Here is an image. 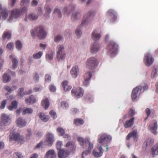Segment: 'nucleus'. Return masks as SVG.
<instances>
[{"label": "nucleus", "instance_id": "11", "mask_svg": "<svg viewBox=\"0 0 158 158\" xmlns=\"http://www.w3.org/2000/svg\"><path fill=\"white\" fill-rule=\"evenodd\" d=\"M101 46L97 42H94L91 45L90 48V52L92 54H95L100 49Z\"/></svg>", "mask_w": 158, "mask_h": 158}, {"label": "nucleus", "instance_id": "21", "mask_svg": "<svg viewBox=\"0 0 158 158\" xmlns=\"http://www.w3.org/2000/svg\"><path fill=\"white\" fill-rule=\"evenodd\" d=\"M38 18V15L35 13H31L29 15H26L24 20L26 22H28V20L34 21L37 20Z\"/></svg>", "mask_w": 158, "mask_h": 158}, {"label": "nucleus", "instance_id": "51", "mask_svg": "<svg viewBox=\"0 0 158 158\" xmlns=\"http://www.w3.org/2000/svg\"><path fill=\"white\" fill-rule=\"evenodd\" d=\"M92 76V73L90 72H88L85 73L84 75V79H87L89 80Z\"/></svg>", "mask_w": 158, "mask_h": 158}, {"label": "nucleus", "instance_id": "50", "mask_svg": "<svg viewBox=\"0 0 158 158\" xmlns=\"http://www.w3.org/2000/svg\"><path fill=\"white\" fill-rule=\"evenodd\" d=\"M74 124L76 125H82L84 123L83 120L80 118H78L75 119L73 122Z\"/></svg>", "mask_w": 158, "mask_h": 158}, {"label": "nucleus", "instance_id": "26", "mask_svg": "<svg viewBox=\"0 0 158 158\" xmlns=\"http://www.w3.org/2000/svg\"><path fill=\"white\" fill-rule=\"evenodd\" d=\"M10 58L12 62V68L14 69H15L17 67L18 63V61L16 57L13 55H10Z\"/></svg>", "mask_w": 158, "mask_h": 158}, {"label": "nucleus", "instance_id": "49", "mask_svg": "<svg viewBox=\"0 0 158 158\" xmlns=\"http://www.w3.org/2000/svg\"><path fill=\"white\" fill-rule=\"evenodd\" d=\"M5 89L7 90L8 93L9 94L11 93L14 90H15L17 87L15 86H14L11 88H10L9 86H6L5 87Z\"/></svg>", "mask_w": 158, "mask_h": 158}, {"label": "nucleus", "instance_id": "61", "mask_svg": "<svg viewBox=\"0 0 158 158\" xmlns=\"http://www.w3.org/2000/svg\"><path fill=\"white\" fill-rule=\"evenodd\" d=\"M45 81L46 82L49 83L51 81V76L48 74H46L45 75Z\"/></svg>", "mask_w": 158, "mask_h": 158}, {"label": "nucleus", "instance_id": "25", "mask_svg": "<svg viewBox=\"0 0 158 158\" xmlns=\"http://www.w3.org/2000/svg\"><path fill=\"white\" fill-rule=\"evenodd\" d=\"M81 13L78 11L73 12L72 15L71 19L73 22H75L78 20L81 17Z\"/></svg>", "mask_w": 158, "mask_h": 158}, {"label": "nucleus", "instance_id": "46", "mask_svg": "<svg viewBox=\"0 0 158 158\" xmlns=\"http://www.w3.org/2000/svg\"><path fill=\"white\" fill-rule=\"evenodd\" d=\"M57 53H65L64 46L63 45H59L56 48Z\"/></svg>", "mask_w": 158, "mask_h": 158}, {"label": "nucleus", "instance_id": "63", "mask_svg": "<svg viewBox=\"0 0 158 158\" xmlns=\"http://www.w3.org/2000/svg\"><path fill=\"white\" fill-rule=\"evenodd\" d=\"M7 101L6 100L3 101L1 102V105L0 106V108L1 109H4L6 106Z\"/></svg>", "mask_w": 158, "mask_h": 158}, {"label": "nucleus", "instance_id": "1", "mask_svg": "<svg viewBox=\"0 0 158 158\" xmlns=\"http://www.w3.org/2000/svg\"><path fill=\"white\" fill-rule=\"evenodd\" d=\"M66 147L69 151H66L63 149H60L58 152V156L59 158H67L69 154V151H73L75 148L76 146L74 143L72 142L69 141L68 142Z\"/></svg>", "mask_w": 158, "mask_h": 158}, {"label": "nucleus", "instance_id": "45", "mask_svg": "<svg viewBox=\"0 0 158 158\" xmlns=\"http://www.w3.org/2000/svg\"><path fill=\"white\" fill-rule=\"evenodd\" d=\"M33 112V110L31 108H23V111L22 112V114L25 115L26 114H31Z\"/></svg>", "mask_w": 158, "mask_h": 158}, {"label": "nucleus", "instance_id": "27", "mask_svg": "<svg viewBox=\"0 0 158 158\" xmlns=\"http://www.w3.org/2000/svg\"><path fill=\"white\" fill-rule=\"evenodd\" d=\"M56 155L55 151L53 149L50 150L46 153V158H55Z\"/></svg>", "mask_w": 158, "mask_h": 158}, {"label": "nucleus", "instance_id": "29", "mask_svg": "<svg viewBox=\"0 0 158 158\" xmlns=\"http://www.w3.org/2000/svg\"><path fill=\"white\" fill-rule=\"evenodd\" d=\"M38 115L40 119L44 122H47L49 118L48 115H45L44 113L42 112L39 113Z\"/></svg>", "mask_w": 158, "mask_h": 158}, {"label": "nucleus", "instance_id": "10", "mask_svg": "<svg viewBox=\"0 0 158 158\" xmlns=\"http://www.w3.org/2000/svg\"><path fill=\"white\" fill-rule=\"evenodd\" d=\"M157 127V121L156 120H153L150 123L148 128L152 133L156 135L157 133L156 130Z\"/></svg>", "mask_w": 158, "mask_h": 158}, {"label": "nucleus", "instance_id": "23", "mask_svg": "<svg viewBox=\"0 0 158 158\" xmlns=\"http://www.w3.org/2000/svg\"><path fill=\"white\" fill-rule=\"evenodd\" d=\"M16 122L17 126L20 128L25 127L27 123L26 121L21 117H19L17 119Z\"/></svg>", "mask_w": 158, "mask_h": 158}, {"label": "nucleus", "instance_id": "9", "mask_svg": "<svg viewBox=\"0 0 158 158\" xmlns=\"http://www.w3.org/2000/svg\"><path fill=\"white\" fill-rule=\"evenodd\" d=\"M75 7V5L73 3L66 6L63 9L64 14L67 16H69L71 12L74 10Z\"/></svg>", "mask_w": 158, "mask_h": 158}, {"label": "nucleus", "instance_id": "44", "mask_svg": "<svg viewBox=\"0 0 158 158\" xmlns=\"http://www.w3.org/2000/svg\"><path fill=\"white\" fill-rule=\"evenodd\" d=\"M54 54L53 52H50L47 53L46 55V58L47 60L50 61L52 60Z\"/></svg>", "mask_w": 158, "mask_h": 158}, {"label": "nucleus", "instance_id": "41", "mask_svg": "<svg viewBox=\"0 0 158 158\" xmlns=\"http://www.w3.org/2000/svg\"><path fill=\"white\" fill-rule=\"evenodd\" d=\"M8 10L7 9L2 10L1 13L2 19L3 20L6 19L8 16Z\"/></svg>", "mask_w": 158, "mask_h": 158}, {"label": "nucleus", "instance_id": "16", "mask_svg": "<svg viewBox=\"0 0 158 158\" xmlns=\"http://www.w3.org/2000/svg\"><path fill=\"white\" fill-rule=\"evenodd\" d=\"M1 122L6 126L10 124L11 119L10 116L5 114H2V115Z\"/></svg>", "mask_w": 158, "mask_h": 158}, {"label": "nucleus", "instance_id": "4", "mask_svg": "<svg viewBox=\"0 0 158 158\" xmlns=\"http://www.w3.org/2000/svg\"><path fill=\"white\" fill-rule=\"evenodd\" d=\"M98 64L97 60L95 57H91L87 59L86 65L88 69L93 70L97 67Z\"/></svg>", "mask_w": 158, "mask_h": 158}, {"label": "nucleus", "instance_id": "20", "mask_svg": "<svg viewBox=\"0 0 158 158\" xmlns=\"http://www.w3.org/2000/svg\"><path fill=\"white\" fill-rule=\"evenodd\" d=\"M57 132L60 136H63L64 138H67L69 140L71 139V136L68 134H65V130L62 128L58 127L56 129Z\"/></svg>", "mask_w": 158, "mask_h": 158}, {"label": "nucleus", "instance_id": "8", "mask_svg": "<svg viewBox=\"0 0 158 158\" xmlns=\"http://www.w3.org/2000/svg\"><path fill=\"white\" fill-rule=\"evenodd\" d=\"M71 94L76 97L79 98L82 97L84 93V90L80 87L73 88L71 91Z\"/></svg>", "mask_w": 158, "mask_h": 158}, {"label": "nucleus", "instance_id": "17", "mask_svg": "<svg viewBox=\"0 0 158 158\" xmlns=\"http://www.w3.org/2000/svg\"><path fill=\"white\" fill-rule=\"evenodd\" d=\"M97 148L98 149V150L94 149L93 153L95 157H99L102 155L103 150L100 144H98L97 145Z\"/></svg>", "mask_w": 158, "mask_h": 158}, {"label": "nucleus", "instance_id": "53", "mask_svg": "<svg viewBox=\"0 0 158 158\" xmlns=\"http://www.w3.org/2000/svg\"><path fill=\"white\" fill-rule=\"evenodd\" d=\"M62 38L63 37L62 36L58 35L55 37L54 39V41L56 43H58L62 39Z\"/></svg>", "mask_w": 158, "mask_h": 158}, {"label": "nucleus", "instance_id": "6", "mask_svg": "<svg viewBox=\"0 0 158 158\" xmlns=\"http://www.w3.org/2000/svg\"><path fill=\"white\" fill-rule=\"evenodd\" d=\"M54 140L55 137L54 134L48 132L46 135L44 143L45 144L50 147L53 144Z\"/></svg>", "mask_w": 158, "mask_h": 158}, {"label": "nucleus", "instance_id": "59", "mask_svg": "<svg viewBox=\"0 0 158 158\" xmlns=\"http://www.w3.org/2000/svg\"><path fill=\"white\" fill-rule=\"evenodd\" d=\"M61 106L64 109H66L69 107L68 103L65 101H62L61 102Z\"/></svg>", "mask_w": 158, "mask_h": 158}, {"label": "nucleus", "instance_id": "2", "mask_svg": "<svg viewBox=\"0 0 158 158\" xmlns=\"http://www.w3.org/2000/svg\"><path fill=\"white\" fill-rule=\"evenodd\" d=\"M31 35L34 36L36 35H38L40 39H44L46 35V33L44 31L43 27L42 26L35 27L31 32Z\"/></svg>", "mask_w": 158, "mask_h": 158}, {"label": "nucleus", "instance_id": "19", "mask_svg": "<svg viewBox=\"0 0 158 158\" xmlns=\"http://www.w3.org/2000/svg\"><path fill=\"white\" fill-rule=\"evenodd\" d=\"M52 7L50 5L46 4L45 6V13L44 15V17L46 19H48L50 16V14L52 12Z\"/></svg>", "mask_w": 158, "mask_h": 158}, {"label": "nucleus", "instance_id": "55", "mask_svg": "<svg viewBox=\"0 0 158 158\" xmlns=\"http://www.w3.org/2000/svg\"><path fill=\"white\" fill-rule=\"evenodd\" d=\"M13 156L14 158H23L21 153L19 152L15 153Z\"/></svg>", "mask_w": 158, "mask_h": 158}, {"label": "nucleus", "instance_id": "5", "mask_svg": "<svg viewBox=\"0 0 158 158\" xmlns=\"http://www.w3.org/2000/svg\"><path fill=\"white\" fill-rule=\"evenodd\" d=\"M22 15L21 10L19 9L15 8L10 11V14L8 19L9 22H11L13 19H17L20 17Z\"/></svg>", "mask_w": 158, "mask_h": 158}, {"label": "nucleus", "instance_id": "15", "mask_svg": "<svg viewBox=\"0 0 158 158\" xmlns=\"http://www.w3.org/2000/svg\"><path fill=\"white\" fill-rule=\"evenodd\" d=\"M144 60L145 64L149 66L153 63L154 59L149 53H148L145 56Z\"/></svg>", "mask_w": 158, "mask_h": 158}, {"label": "nucleus", "instance_id": "48", "mask_svg": "<svg viewBox=\"0 0 158 158\" xmlns=\"http://www.w3.org/2000/svg\"><path fill=\"white\" fill-rule=\"evenodd\" d=\"M43 55V52L42 51H39L38 52L34 53L32 55V57L35 59H39Z\"/></svg>", "mask_w": 158, "mask_h": 158}, {"label": "nucleus", "instance_id": "35", "mask_svg": "<svg viewBox=\"0 0 158 158\" xmlns=\"http://www.w3.org/2000/svg\"><path fill=\"white\" fill-rule=\"evenodd\" d=\"M158 75V67L157 65L154 66L151 74V77L153 79Z\"/></svg>", "mask_w": 158, "mask_h": 158}, {"label": "nucleus", "instance_id": "57", "mask_svg": "<svg viewBox=\"0 0 158 158\" xmlns=\"http://www.w3.org/2000/svg\"><path fill=\"white\" fill-rule=\"evenodd\" d=\"M56 147L57 149L59 151L60 149H61L60 148L61 147L62 145V142L60 141H58L56 143Z\"/></svg>", "mask_w": 158, "mask_h": 158}, {"label": "nucleus", "instance_id": "13", "mask_svg": "<svg viewBox=\"0 0 158 158\" xmlns=\"http://www.w3.org/2000/svg\"><path fill=\"white\" fill-rule=\"evenodd\" d=\"M10 140L12 139L15 141H19L22 139L19 134L18 133H15L14 129H12L10 131Z\"/></svg>", "mask_w": 158, "mask_h": 158}, {"label": "nucleus", "instance_id": "38", "mask_svg": "<svg viewBox=\"0 0 158 158\" xmlns=\"http://www.w3.org/2000/svg\"><path fill=\"white\" fill-rule=\"evenodd\" d=\"M151 151L153 156L158 155V143L153 146L151 149Z\"/></svg>", "mask_w": 158, "mask_h": 158}, {"label": "nucleus", "instance_id": "54", "mask_svg": "<svg viewBox=\"0 0 158 158\" xmlns=\"http://www.w3.org/2000/svg\"><path fill=\"white\" fill-rule=\"evenodd\" d=\"M77 140L79 144L82 146H84L85 143V140L81 137H79L78 138Z\"/></svg>", "mask_w": 158, "mask_h": 158}, {"label": "nucleus", "instance_id": "42", "mask_svg": "<svg viewBox=\"0 0 158 158\" xmlns=\"http://www.w3.org/2000/svg\"><path fill=\"white\" fill-rule=\"evenodd\" d=\"M85 143L86 144L89 143V146L88 149L89 150H90L92 149L93 148V144L92 143L90 142V138L88 137H87L85 138Z\"/></svg>", "mask_w": 158, "mask_h": 158}, {"label": "nucleus", "instance_id": "64", "mask_svg": "<svg viewBox=\"0 0 158 158\" xmlns=\"http://www.w3.org/2000/svg\"><path fill=\"white\" fill-rule=\"evenodd\" d=\"M37 15L38 16H41L43 14V10L41 8L39 7L37 9Z\"/></svg>", "mask_w": 158, "mask_h": 158}, {"label": "nucleus", "instance_id": "43", "mask_svg": "<svg viewBox=\"0 0 158 158\" xmlns=\"http://www.w3.org/2000/svg\"><path fill=\"white\" fill-rule=\"evenodd\" d=\"M3 81L4 83H7L10 81L11 80L10 76L7 73H5L3 75Z\"/></svg>", "mask_w": 158, "mask_h": 158}, {"label": "nucleus", "instance_id": "14", "mask_svg": "<svg viewBox=\"0 0 158 158\" xmlns=\"http://www.w3.org/2000/svg\"><path fill=\"white\" fill-rule=\"evenodd\" d=\"M79 73V67L77 65L73 66L70 71V74L72 77L74 78H76Z\"/></svg>", "mask_w": 158, "mask_h": 158}, {"label": "nucleus", "instance_id": "31", "mask_svg": "<svg viewBox=\"0 0 158 158\" xmlns=\"http://www.w3.org/2000/svg\"><path fill=\"white\" fill-rule=\"evenodd\" d=\"M36 99L34 97L33 95H31L28 98H26L25 99V102L27 104L29 105L35 102Z\"/></svg>", "mask_w": 158, "mask_h": 158}, {"label": "nucleus", "instance_id": "56", "mask_svg": "<svg viewBox=\"0 0 158 158\" xmlns=\"http://www.w3.org/2000/svg\"><path fill=\"white\" fill-rule=\"evenodd\" d=\"M49 89L51 92H54L56 90V88L55 86L52 84H51L49 87Z\"/></svg>", "mask_w": 158, "mask_h": 158}, {"label": "nucleus", "instance_id": "52", "mask_svg": "<svg viewBox=\"0 0 158 158\" xmlns=\"http://www.w3.org/2000/svg\"><path fill=\"white\" fill-rule=\"evenodd\" d=\"M16 48L19 51L21 49L22 45L20 41H17L16 43Z\"/></svg>", "mask_w": 158, "mask_h": 158}, {"label": "nucleus", "instance_id": "18", "mask_svg": "<svg viewBox=\"0 0 158 158\" xmlns=\"http://www.w3.org/2000/svg\"><path fill=\"white\" fill-rule=\"evenodd\" d=\"M101 37L100 31L98 30H95L92 33L91 38L95 41L98 40Z\"/></svg>", "mask_w": 158, "mask_h": 158}, {"label": "nucleus", "instance_id": "58", "mask_svg": "<svg viewBox=\"0 0 158 158\" xmlns=\"http://www.w3.org/2000/svg\"><path fill=\"white\" fill-rule=\"evenodd\" d=\"M14 44L12 42H10L8 44L6 45V48L9 50H11L14 48Z\"/></svg>", "mask_w": 158, "mask_h": 158}, {"label": "nucleus", "instance_id": "34", "mask_svg": "<svg viewBox=\"0 0 158 158\" xmlns=\"http://www.w3.org/2000/svg\"><path fill=\"white\" fill-rule=\"evenodd\" d=\"M53 14L56 15L59 18H61L62 17L60 9L58 7H56L54 8Z\"/></svg>", "mask_w": 158, "mask_h": 158}, {"label": "nucleus", "instance_id": "33", "mask_svg": "<svg viewBox=\"0 0 158 158\" xmlns=\"http://www.w3.org/2000/svg\"><path fill=\"white\" fill-rule=\"evenodd\" d=\"M41 105L44 108L45 110L48 109L49 106L48 99L45 98L44 100H43L41 102Z\"/></svg>", "mask_w": 158, "mask_h": 158}, {"label": "nucleus", "instance_id": "32", "mask_svg": "<svg viewBox=\"0 0 158 158\" xmlns=\"http://www.w3.org/2000/svg\"><path fill=\"white\" fill-rule=\"evenodd\" d=\"M65 53H57L56 57L57 60L59 61L64 60L65 58Z\"/></svg>", "mask_w": 158, "mask_h": 158}, {"label": "nucleus", "instance_id": "28", "mask_svg": "<svg viewBox=\"0 0 158 158\" xmlns=\"http://www.w3.org/2000/svg\"><path fill=\"white\" fill-rule=\"evenodd\" d=\"M131 138H132L135 141H137V131H133L130 132L127 137V139L129 140Z\"/></svg>", "mask_w": 158, "mask_h": 158}, {"label": "nucleus", "instance_id": "47", "mask_svg": "<svg viewBox=\"0 0 158 158\" xmlns=\"http://www.w3.org/2000/svg\"><path fill=\"white\" fill-rule=\"evenodd\" d=\"M11 37V33L9 31H5L3 35L2 38L3 40L6 39L9 40Z\"/></svg>", "mask_w": 158, "mask_h": 158}, {"label": "nucleus", "instance_id": "39", "mask_svg": "<svg viewBox=\"0 0 158 158\" xmlns=\"http://www.w3.org/2000/svg\"><path fill=\"white\" fill-rule=\"evenodd\" d=\"M82 26L80 25L77 27L75 30L76 35L78 38H80L81 35L82 34Z\"/></svg>", "mask_w": 158, "mask_h": 158}, {"label": "nucleus", "instance_id": "36", "mask_svg": "<svg viewBox=\"0 0 158 158\" xmlns=\"http://www.w3.org/2000/svg\"><path fill=\"white\" fill-rule=\"evenodd\" d=\"M154 142V140L151 138H149L145 140L143 143V145L145 146L147 148L151 147Z\"/></svg>", "mask_w": 158, "mask_h": 158}, {"label": "nucleus", "instance_id": "60", "mask_svg": "<svg viewBox=\"0 0 158 158\" xmlns=\"http://www.w3.org/2000/svg\"><path fill=\"white\" fill-rule=\"evenodd\" d=\"M94 12L93 10H90L89 11L86 15H85V16H88L89 18H91V17L94 15Z\"/></svg>", "mask_w": 158, "mask_h": 158}, {"label": "nucleus", "instance_id": "37", "mask_svg": "<svg viewBox=\"0 0 158 158\" xmlns=\"http://www.w3.org/2000/svg\"><path fill=\"white\" fill-rule=\"evenodd\" d=\"M18 105V102L16 101H14L11 102L10 105L8 106V109L10 110L16 109L17 108Z\"/></svg>", "mask_w": 158, "mask_h": 158}, {"label": "nucleus", "instance_id": "22", "mask_svg": "<svg viewBox=\"0 0 158 158\" xmlns=\"http://www.w3.org/2000/svg\"><path fill=\"white\" fill-rule=\"evenodd\" d=\"M92 20L91 18H89L88 16L85 15L83 17L81 24L80 25L81 26H85L90 24L92 22Z\"/></svg>", "mask_w": 158, "mask_h": 158}, {"label": "nucleus", "instance_id": "62", "mask_svg": "<svg viewBox=\"0 0 158 158\" xmlns=\"http://www.w3.org/2000/svg\"><path fill=\"white\" fill-rule=\"evenodd\" d=\"M135 114V110L133 109L132 108L130 109L129 111L128 112V114L131 116H133Z\"/></svg>", "mask_w": 158, "mask_h": 158}, {"label": "nucleus", "instance_id": "40", "mask_svg": "<svg viewBox=\"0 0 158 158\" xmlns=\"http://www.w3.org/2000/svg\"><path fill=\"white\" fill-rule=\"evenodd\" d=\"M32 93L31 90L29 91L28 93H24V89L23 88H21L19 89V96L21 97H23L25 94H29Z\"/></svg>", "mask_w": 158, "mask_h": 158}, {"label": "nucleus", "instance_id": "3", "mask_svg": "<svg viewBox=\"0 0 158 158\" xmlns=\"http://www.w3.org/2000/svg\"><path fill=\"white\" fill-rule=\"evenodd\" d=\"M117 44L113 41H110L107 48L108 55L112 57L115 56L117 52Z\"/></svg>", "mask_w": 158, "mask_h": 158}, {"label": "nucleus", "instance_id": "7", "mask_svg": "<svg viewBox=\"0 0 158 158\" xmlns=\"http://www.w3.org/2000/svg\"><path fill=\"white\" fill-rule=\"evenodd\" d=\"M141 86H137L135 89H133L131 97L133 101L136 100V98L141 93L142 89Z\"/></svg>", "mask_w": 158, "mask_h": 158}, {"label": "nucleus", "instance_id": "30", "mask_svg": "<svg viewBox=\"0 0 158 158\" xmlns=\"http://www.w3.org/2000/svg\"><path fill=\"white\" fill-rule=\"evenodd\" d=\"M134 117H132L129 120L125 122L124 124V126L126 128L131 127L134 123Z\"/></svg>", "mask_w": 158, "mask_h": 158}, {"label": "nucleus", "instance_id": "24", "mask_svg": "<svg viewBox=\"0 0 158 158\" xmlns=\"http://www.w3.org/2000/svg\"><path fill=\"white\" fill-rule=\"evenodd\" d=\"M107 15L111 18V21H114L116 20L117 18V13L113 10L109 9L108 10Z\"/></svg>", "mask_w": 158, "mask_h": 158}, {"label": "nucleus", "instance_id": "12", "mask_svg": "<svg viewBox=\"0 0 158 158\" xmlns=\"http://www.w3.org/2000/svg\"><path fill=\"white\" fill-rule=\"evenodd\" d=\"M112 139V137L106 134H104L101 135L100 138L98 139V142L100 143H106L110 142Z\"/></svg>", "mask_w": 158, "mask_h": 158}]
</instances>
